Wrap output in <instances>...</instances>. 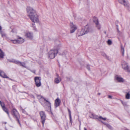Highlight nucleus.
<instances>
[{"instance_id": "obj_1", "label": "nucleus", "mask_w": 130, "mask_h": 130, "mask_svg": "<svg viewBox=\"0 0 130 130\" xmlns=\"http://www.w3.org/2000/svg\"><path fill=\"white\" fill-rule=\"evenodd\" d=\"M11 114L13 117L15 119L20 126H21V125L20 122V115L17 110L16 109L13 108Z\"/></svg>"}, {"instance_id": "obj_2", "label": "nucleus", "mask_w": 130, "mask_h": 130, "mask_svg": "<svg viewBox=\"0 0 130 130\" xmlns=\"http://www.w3.org/2000/svg\"><path fill=\"white\" fill-rule=\"evenodd\" d=\"M58 53V51L57 50H51L48 53L49 57L51 59H53Z\"/></svg>"}, {"instance_id": "obj_3", "label": "nucleus", "mask_w": 130, "mask_h": 130, "mask_svg": "<svg viewBox=\"0 0 130 130\" xmlns=\"http://www.w3.org/2000/svg\"><path fill=\"white\" fill-rule=\"evenodd\" d=\"M39 114L41 117V121L42 123L43 126L46 118V115L45 112L43 111L40 112Z\"/></svg>"}, {"instance_id": "obj_4", "label": "nucleus", "mask_w": 130, "mask_h": 130, "mask_svg": "<svg viewBox=\"0 0 130 130\" xmlns=\"http://www.w3.org/2000/svg\"><path fill=\"white\" fill-rule=\"evenodd\" d=\"M33 22L39 23V21L38 18V15L37 14L36 11L33 9Z\"/></svg>"}, {"instance_id": "obj_5", "label": "nucleus", "mask_w": 130, "mask_h": 130, "mask_svg": "<svg viewBox=\"0 0 130 130\" xmlns=\"http://www.w3.org/2000/svg\"><path fill=\"white\" fill-rule=\"evenodd\" d=\"M118 1L120 4L123 5L129 11L130 5L129 3L126 1V0H118Z\"/></svg>"}, {"instance_id": "obj_6", "label": "nucleus", "mask_w": 130, "mask_h": 130, "mask_svg": "<svg viewBox=\"0 0 130 130\" xmlns=\"http://www.w3.org/2000/svg\"><path fill=\"white\" fill-rule=\"evenodd\" d=\"M28 16L32 21V8L30 7H28L27 8Z\"/></svg>"}, {"instance_id": "obj_7", "label": "nucleus", "mask_w": 130, "mask_h": 130, "mask_svg": "<svg viewBox=\"0 0 130 130\" xmlns=\"http://www.w3.org/2000/svg\"><path fill=\"white\" fill-rule=\"evenodd\" d=\"M41 78L40 77H36L34 78V80L36 86L37 87H40L41 85Z\"/></svg>"}, {"instance_id": "obj_8", "label": "nucleus", "mask_w": 130, "mask_h": 130, "mask_svg": "<svg viewBox=\"0 0 130 130\" xmlns=\"http://www.w3.org/2000/svg\"><path fill=\"white\" fill-rule=\"evenodd\" d=\"M122 65L123 68L128 72H130V69L129 67L128 66L127 63L125 61H123L122 62Z\"/></svg>"}, {"instance_id": "obj_9", "label": "nucleus", "mask_w": 130, "mask_h": 130, "mask_svg": "<svg viewBox=\"0 0 130 130\" xmlns=\"http://www.w3.org/2000/svg\"><path fill=\"white\" fill-rule=\"evenodd\" d=\"M85 28L86 30L85 33L87 34L89 32H92L93 31V28L89 26L88 25L85 26Z\"/></svg>"}, {"instance_id": "obj_10", "label": "nucleus", "mask_w": 130, "mask_h": 130, "mask_svg": "<svg viewBox=\"0 0 130 130\" xmlns=\"http://www.w3.org/2000/svg\"><path fill=\"white\" fill-rule=\"evenodd\" d=\"M70 26L71 27L70 33H71L74 32L77 29L76 26L75 25H74L73 23L70 22Z\"/></svg>"}, {"instance_id": "obj_11", "label": "nucleus", "mask_w": 130, "mask_h": 130, "mask_svg": "<svg viewBox=\"0 0 130 130\" xmlns=\"http://www.w3.org/2000/svg\"><path fill=\"white\" fill-rule=\"evenodd\" d=\"M61 101L60 99L57 98L55 101L54 106L55 108H57L60 105Z\"/></svg>"}, {"instance_id": "obj_12", "label": "nucleus", "mask_w": 130, "mask_h": 130, "mask_svg": "<svg viewBox=\"0 0 130 130\" xmlns=\"http://www.w3.org/2000/svg\"><path fill=\"white\" fill-rule=\"evenodd\" d=\"M0 76L4 78H8V77L7 76L6 74L2 71L0 72Z\"/></svg>"}, {"instance_id": "obj_13", "label": "nucleus", "mask_w": 130, "mask_h": 130, "mask_svg": "<svg viewBox=\"0 0 130 130\" xmlns=\"http://www.w3.org/2000/svg\"><path fill=\"white\" fill-rule=\"evenodd\" d=\"M18 63L17 64L19 65L20 66H22L25 68H27V67L25 63L23 62H21L19 61Z\"/></svg>"}, {"instance_id": "obj_14", "label": "nucleus", "mask_w": 130, "mask_h": 130, "mask_svg": "<svg viewBox=\"0 0 130 130\" xmlns=\"http://www.w3.org/2000/svg\"><path fill=\"white\" fill-rule=\"evenodd\" d=\"M43 99L44 101H45L46 102H47L48 103V104H48V106H49L48 107H50V111L51 112V114L52 115H53V113L51 110V103L48 101L46 100L45 98H43Z\"/></svg>"}, {"instance_id": "obj_15", "label": "nucleus", "mask_w": 130, "mask_h": 130, "mask_svg": "<svg viewBox=\"0 0 130 130\" xmlns=\"http://www.w3.org/2000/svg\"><path fill=\"white\" fill-rule=\"evenodd\" d=\"M85 31L86 30L85 28H82L81 29L80 32V35H79L78 36H82L86 34L87 33H85Z\"/></svg>"}, {"instance_id": "obj_16", "label": "nucleus", "mask_w": 130, "mask_h": 130, "mask_svg": "<svg viewBox=\"0 0 130 130\" xmlns=\"http://www.w3.org/2000/svg\"><path fill=\"white\" fill-rule=\"evenodd\" d=\"M68 111L69 112V119L70 120V122L72 124V118L71 115V112L70 110L68 108Z\"/></svg>"}, {"instance_id": "obj_17", "label": "nucleus", "mask_w": 130, "mask_h": 130, "mask_svg": "<svg viewBox=\"0 0 130 130\" xmlns=\"http://www.w3.org/2000/svg\"><path fill=\"white\" fill-rule=\"evenodd\" d=\"M9 61L10 62L14 63L17 64L18 63V62L19 60H17L14 59H11L9 60Z\"/></svg>"}, {"instance_id": "obj_18", "label": "nucleus", "mask_w": 130, "mask_h": 130, "mask_svg": "<svg viewBox=\"0 0 130 130\" xmlns=\"http://www.w3.org/2000/svg\"><path fill=\"white\" fill-rule=\"evenodd\" d=\"M90 117L91 118L96 119L98 118V116L93 113H92L91 115L90 116Z\"/></svg>"}, {"instance_id": "obj_19", "label": "nucleus", "mask_w": 130, "mask_h": 130, "mask_svg": "<svg viewBox=\"0 0 130 130\" xmlns=\"http://www.w3.org/2000/svg\"><path fill=\"white\" fill-rule=\"evenodd\" d=\"M18 43H22L24 41V39L21 37L18 38Z\"/></svg>"}, {"instance_id": "obj_20", "label": "nucleus", "mask_w": 130, "mask_h": 130, "mask_svg": "<svg viewBox=\"0 0 130 130\" xmlns=\"http://www.w3.org/2000/svg\"><path fill=\"white\" fill-rule=\"evenodd\" d=\"M3 110L5 111L8 115V117L10 118V116L9 115V112L8 111V109L5 107H4L2 108Z\"/></svg>"}, {"instance_id": "obj_21", "label": "nucleus", "mask_w": 130, "mask_h": 130, "mask_svg": "<svg viewBox=\"0 0 130 130\" xmlns=\"http://www.w3.org/2000/svg\"><path fill=\"white\" fill-rule=\"evenodd\" d=\"M116 79L119 82H123L124 81L123 79L122 78L117 77L116 78Z\"/></svg>"}, {"instance_id": "obj_22", "label": "nucleus", "mask_w": 130, "mask_h": 130, "mask_svg": "<svg viewBox=\"0 0 130 130\" xmlns=\"http://www.w3.org/2000/svg\"><path fill=\"white\" fill-rule=\"evenodd\" d=\"M95 24L96 27L97 28V29L99 30H100L101 28V26L100 24L99 23V22Z\"/></svg>"}, {"instance_id": "obj_23", "label": "nucleus", "mask_w": 130, "mask_h": 130, "mask_svg": "<svg viewBox=\"0 0 130 130\" xmlns=\"http://www.w3.org/2000/svg\"><path fill=\"white\" fill-rule=\"evenodd\" d=\"M0 33L1 35V36L2 37L4 38L6 37V35L4 31H0Z\"/></svg>"}, {"instance_id": "obj_24", "label": "nucleus", "mask_w": 130, "mask_h": 130, "mask_svg": "<svg viewBox=\"0 0 130 130\" xmlns=\"http://www.w3.org/2000/svg\"><path fill=\"white\" fill-rule=\"evenodd\" d=\"M61 47V45L60 44H58L57 46H56L54 47V50H57L58 51V50L60 49V47Z\"/></svg>"}, {"instance_id": "obj_25", "label": "nucleus", "mask_w": 130, "mask_h": 130, "mask_svg": "<svg viewBox=\"0 0 130 130\" xmlns=\"http://www.w3.org/2000/svg\"><path fill=\"white\" fill-rule=\"evenodd\" d=\"M93 22L95 23V24L99 22V21L98 18L95 17H93Z\"/></svg>"}, {"instance_id": "obj_26", "label": "nucleus", "mask_w": 130, "mask_h": 130, "mask_svg": "<svg viewBox=\"0 0 130 130\" xmlns=\"http://www.w3.org/2000/svg\"><path fill=\"white\" fill-rule=\"evenodd\" d=\"M61 81V80L60 78H55L54 82L56 84H58Z\"/></svg>"}, {"instance_id": "obj_27", "label": "nucleus", "mask_w": 130, "mask_h": 130, "mask_svg": "<svg viewBox=\"0 0 130 130\" xmlns=\"http://www.w3.org/2000/svg\"><path fill=\"white\" fill-rule=\"evenodd\" d=\"M4 56V54L3 51L0 49V57L1 58H3Z\"/></svg>"}, {"instance_id": "obj_28", "label": "nucleus", "mask_w": 130, "mask_h": 130, "mask_svg": "<svg viewBox=\"0 0 130 130\" xmlns=\"http://www.w3.org/2000/svg\"><path fill=\"white\" fill-rule=\"evenodd\" d=\"M101 54L102 56H103L104 57L106 58L107 59L108 58V57L106 54L104 52H101Z\"/></svg>"}, {"instance_id": "obj_29", "label": "nucleus", "mask_w": 130, "mask_h": 130, "mask_svg": "<svg viewBox=\"0 0 130 130\" xmlns=\"http://www.w3.org/2000/svg\"><path fill=\"white\" fill-rule=\"evenodd\" d=\"M28 38H31L32 37L31 34L29 32L27 33L25 35Z\"/></svg>"}, {"instance_id": "obj_30", "label": "nucleus", "mask_w": 130, "mask_h": 130, "mask_svg": "<svg viewBox=\"0 0 130 130\" xmlns=\"http://www.w3.org/2000/svg\"><path fill=\"white\" fill-rule=\"evenodd\" d=\"M20 108L21 109V110L22 112L23 113H24L25 114H27V113L25 110V109L26 108V107L24 109H23L22 108V107L21 106H20Z\"/></svg>"}, {"instance_id": "obj_31", "label": "nucleus", "mask_w": 130, "mask_h": 130, "mask_svg": "<svg viewBox=\"0 0 130 130\" xmlns=\"http://www.w3.org/2000/svg\"><path fill=\"white\" fill-rule=\"evenodd\" d=\"M130 94L128 92V93H127L126 94L125 98L126 99H128L130 98Z\"/></svg>"}, {"instance_id": "obj_32", "label": "nucleus", "mask_w": 130, "mask_h": 130, "mask_svg": "<svg viewBox=\"0 0 130 130\" xmlns=\"http://www.w3.org/2000/svg\"><path fill=\"white\" fill-rule=\"evenodd\" d=\"M107 126L110 129L112 130V127L109 124H106Z\"/></svg>"}, {"instance_id": "obj_33", "label": "nucleus", "mask_w": 130, "mask_h": 130, "mask_svg": "<svg viewBox=\"0 0 130 130\" xmlns=\"http://www.w3.org/2000/svg\"><path fill=\"white\" fill-rule=\"evenodd\" d=\"M107 43L109 45H110L112 44V42L111 40L109 39L107 41Z\"/></svg>"}, {"instance_id": "obj_34", "label": "nucleus", "mask_w": 130, "mask_h": 130, "mask_svg": "<svg viewBox=\"0 0 130 130\" xmlns=\"http://www.w3.org/2000/svg\"><path fill=\"white\" fill-rule=\"evenodd\" d=\"M121 50L122 51V55L123 56L124 55V48L122 46V45H121Z\"/></svg>"}, {"instance_id": "obj_35", "label": "nucleus", "mask_w": 130, "mask_h": 130, "mask_svg": "<svg viewBox=\"0 0 130 130\" xmlns=\"http://www.w3.org/2000/svg\"><path fill=\"white\" fill-rule=\"evenodd\" d=\"M11 41H12V42L14 44H16L18 43V41L17 40H11Z\"/></svg>"}, {"instance_id": "obj_36", "label": "nucleus", "mask_w": 130, "mask_h": 130, "mask_svg": "<svg viewBox=\"0 0 130 130\" xmlns=\"http://www.w3.org/2000/svg\"><path fill=\"white\" fill-rule=\"evenodd\" d=\"M67 80L69 81H71L72 80V79L71 77H67Z\"/></svg>"}, {"instance_id": "obj_37", "label": "nucleus", "mask_w": 130, "mask_h": 130, "mask_svg": "<svg viewBox=\"0 0 130 130\" xmlns=\"http://www.w3.org/2000/svg\"><path fill=\"white\" fill-rule=\"evenodd\" d=\"M0 105L2 107V108H3V107H5V104L4 102H2L0 104Z\"/></svg>"}, {"instance_id": "obj_38", "label": "nucleus", "mask_w": 130, "mask_h": 130, "mask_svg": "<svg viewBox=\"0 0 130 130\" xmlns=\"http://www.w3.org/2000/svg\"><path fill=\"white\" fill-rule=\"evenodd\" d=\"M35 24H33V30H34L35 31H37V29L36 28L35 26H34Z\"/></svg>"}, {"instance_id": "obj_39", "label": "nucleus", "mask_w": 130, "mask_h": 130, "mask_svg": "<svg viewBox=\"0 0 130 130\" xmlns=\"http://www.w3.org/2000/svg\"><path fill=\"white\" fill-rule=\"evenodd\" d=\"M87 69L89 71H90V66L89 65L87 64L86 67Z\"/></svg>"}, {"instance_id": "obj_40", "label": "nucleus", "mask_w": 130, "mask_h": 130, "mask_svg": "<svg viewBox=\"0 0 130 130\" xmlns=\"http://www.w3.org/2000/svg\"><path fill=\"white\" fill-rule=\"evenodd\" d=\"M99 119H101L104 120H106V118H103L101 116L99 117Z\"/></svg>"}, {"instance_id": "obj_41", "label": "nucleus", "mask_w": 130, "mask_h": 130, "mask_svg": "<svg viewBox=\"0 0 130 130\" xmlns=\"http://www.w3.org/2000/svg\"><path fill=\"white\" fill-rule=\"evenodd\" d=\"M122 103L124 106H125L126 105V104L125 103L123 102L122 101Z\"/></svg>"}, {"instance_id": "obj_42", "label": "nucleus", "mask_w": 130, "mask_h": 130, "mask_svg": "<svg viewBox=\"0 0 130 130\" xmlns=\"http://www.w3.org/2000/svg\"><path fill=\"white\" fill-rule=\"evenodd\" d=\"M108 98H110V99L112 98V96L111 95H108Z\"/></svg>"}, {"instance_id": "obj_43", "label": "nucleus", "mask_w": 130, "mask_h": 130, "mask_svg": "<svg viewBox=\"0 0 130 130\" xmlns=\"http://www.w3.org/2000/svg\"><path fill=\"white\" fill-rule=\"evenodd\" d=\"M42 96H41L39 95L38 96V99H40V98H42Z\"/></svg>"}, {"instance_id": "obj_44", "label": "nucleus", "mask_w": 130, "mask_h": 130, "mask_svg": "<svg viewBox=\"0 0 130 130\" xmlns=\"http://www.w3.org/2000/svg\"><path fill=\"white\" fill-rule=\"evenodd\" d=\"M117 31L118 32H120V31L119 30V28H118V27H117Z\"/></svg>"}, {"instance_id": "obj_45", "label": "nucleus", "mask_w": 130, "mask_h": 130, "mask_svg": "<svg viewBox=\"0 0 130 130\" xmlns=\"http://www.w3.org/2000/svg\"><path fill=\"white\" fill-rule=\"evenodd\" d=\"M101 122H102L103 123V124H105V125H106V124H106L105 123V122H103L102 121H101Z\"/></svg>"}, {"instance_id": "obj_46", "label": "nucleus", "mask_w": 130, "mask_h": 130, "mask_svg": "<svg viewBox=\"0 0 130 130\" xmlns=\"http://www.w3.org/2000/svg\"><path fill=\"white\" fill-rule=\"evenodd\" d=\"M2 27H1V26H0V31H2Z\"/></svg>"}, {"instance_id": "obj_47", "label": "nucleus", "mask_w": 130, "mask_h": 130, "mask_svg": "<svg viewBox=\"0 0 130 130\" xmlns=\"http://www.w3.org/2000/svg\"><path fill=\"white\" fill-rule=\"evenodd\" d=\"M104 34H106V31H104Z\"/></svg>"}, {"instance_id": "obj_48", "label": "nucleus", "mask_w": 130, "mask_h": 130, "mask_svg": "<svg viewBox=\"0 0 130 130\" xmlns=\"http://www.w3.org/2000/svg\"><path fill=\"white\" fill-rule=\"evenodd\" d=\"M116 26H117L116 28H117V27L118 28V25H116Z\"/></svg>"}, {"instance_id": "obj_49", "label": "nucleus", "mask_w": 130, "mask_h": 130, "mask_svg": "<svg viewBox=\"0 0 130 130\" xmlns=\"http://www.w3.org/2000/svg\"><path fill=\"white\" fill-rule=\"evenodd\" d=\"M84 130H87L86 128L85 127L84 128Z\"/></svg>"}, {"instance_id": "obj_50", "label": "nucleus", "mask_w": 130, "mask_h": 130, "mask_svg": "<svg viewBox=\"0 0 130 130\" xmlns=\"http://www.w3.org/2000/svg\"><path fill=\"white\" fill-rule=\"evenodd\" d=\"M33 73H35V71H33Z\"/></svg>"}, {"instance_id": "obj_51", "label": "nucleus", "mask_w": 130, "mask_h": 130, "mask_svg": "<svg viewBox=\"0 0 130 130\" xmlns=\"http://www.w3.org/2000/svg\"><path fill=\"white\" fill-rule=\"evenodd\" d=\"M2 102L1 101H0V104Z\"/></svg>"}, {"instance_id": "obj_52", "label": "nucleus", "mask_w": 130, "mask_h": 130, "mask_svg": "<svg viewBox=\"0 0 130 130\" xmlns=\"http://www.w3.org/2000/svg\"><path fill=\"white\" fill-rule=\"evenodd\" d=\"M4 123L5 124H6L7 123H6V122H4Z\"/></svg>"}, {"instance_id": "obj_53", "label": "nucleus", "mask_w": 130, "mask_h": 130, "mask_svg": "<svg viewBox=\"0 0 130 130\" xmlns=\"http://www.w3.org/2000/svg\"><path fill=\"white\" fill-rule=\"evenodd\" d=\"M98 94H99V95H100V93H98Z\"/></svg>"}, {"instance_id": "obj_54", "label": "nucleus", "mask_w": 130, "mask_h": 130, "mask_svg": "<svg viewBox=\"0 0 130 130\" xmlns=\"http://www.w3.org/2000/svg\"><path fill=\"white\" fill-rule=\"evenodd\" d=\"M80 123H81V122L80 121Z\"/></svg>"}, {"instance_id": "obj_55", "label": "nucleus", "mask_w": 130, "mask_h": 130, "mask_svg": "<svg viewBox=\"0 0 130 130\" xmlns=\"http://www.w3.org/2000/svg\"><path fill=\"white\" fill-rule=\"evenodd\" d=\"M12 31V32H13V30H12V31Z\"/></svg>"}, {"instance_id": "obj_56", "label": "nucleus", "mask_w": 130, "mask_h": 130, "mask_svg": "<svg viewBox=\"0 0 130 130\" xmlns=\"http://www.w3.org/2000/svg\"><path fill=\"white\" fill-rule=\"evenodd\" d=\"M1 82V80L0 79V82Z\"/></svg>"}]
</instances>
